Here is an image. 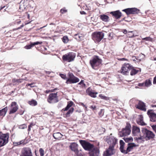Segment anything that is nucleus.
Here are the masks:
<instances>
[{
  "label": "nucleus",
  "mask_w": 156,
  "mask_h": 156,
  "mask_svg": "<svg viewBox=\"0 0 156 156\" xmlns=\"http://www.w3.org/2000/svg\"><path fill=\"white\" fill-rule=\"evenodd\" d=\"M101 60L97 56H94L92 59L90 60V63L93 69L99 66L101 62Z\"/></svg>",
  "instance_id": "obj_1"
},
{
  "label": "nucleus",
  "mask_w": 156,
  "mask_h": 156,
  "mask_svg": "<svg viewBox=\"0 0 156 156\" xmlns=\"http://www.w3.org/2000/svg\"><path fill=\"white\" fill-rule=\"evenodd\" d=\"M132 69V66L129 63L123 64L121 67L120 72L123 75H128L131 69Z\"/></svg>",
  "instance_id": "obj_2"
},
{
  "label": "nucleus",
  "mask_w": 156,
  "mask_h": 156,
  "mask_svg": "<svg viewBox=\"0 0 156 156\" xmlns=\"http://www.w3.org/2000/svg\"><path fill=\"white\" fill-rule=\"evenodd\" d=\"M9 134H0V147L6 144L8 142Z\"/></svg>",
  "instance_id": "obj_3"
},
{
  "label": "nucleus",
  "mask_w": 156,
  "mask_h": 156,
  "mask_svg": "<svg viewBox=\"0 0 156 156\" xmlns=\"http://www.w3.org/2000/svg\"><path fill=\"white\" fill-rule=\"evenodd\" d=\"M142 132L146 140L152 139L154 137L155 135L153 132L146 129H142Z\"/></svg>",
  "instance_id": "obj_4"
},
{
  "label": "nucleus",
  "mask_w": 156,
  "mask_h": 156,
  "mask_svg": "<svg viewBox=\"0 0 156 156\" xmlns=\"http://www.w3.org/2000/svg\"><path fill=\"white\" fill-rule=\"evenodd\" d=\"M104 140L110 145L114 147L117 142V139L114 136H107L104 137Z\"/></svg>",
  "instance_id": "obj_5"
},
{
  "label": "nucleus",
  "mask_w": 156,
  "mask_h": 156,
  "mask_svg": "<svg viewBox=\"0 0 156 156\" xmlns=\"http://www.w3.org/2000/svg\"><path fill=\"white\" fill-rule=\"evenodd\" d=\"M131 126L130 124L127 123L126 127L123 128L122 131L119 132L121 136H126L129 135L131 132Z\"/></svg>",
  "instance_id": "obj_6"
},
{
  "label": "nucleus",
  "mask_w": 156,
  "mask_h": 156,
  "mask_svg": "<svg viewBox=\"0 0 156 156\" xmlns=\"http://www.w3.org/2000/svg\"><path fill=\"white\" fill-rule=\"evenodd\" d=\"M104 34L102 32H94L92 34V38L95 42H99L103 38Z\"/></svg>",
  "instance_id": "obj_7"
},
{
  "label": "nucleus",
  "mask_w": 156,
  "mask_h": 156,
  "mask_svg": "<svg viewBox=\"0 0 156 156\" xmlns=\"http://www.w3.org/2000/svg\"><path fill=\"white\" fill-rule=\"evenodd\" d=\"M75 56L73 53L69 52L64 55L62 58L63 60L70 62L74 60Z\"/></svg>",
  "instance_id": "obj_8"
},
{
  "label": "nucleus",
  "mask_w": 156,
  "mask_h": 156,
  "mask_svg": "<svg viewBox=\"0 0 156 156\" xmlns=\"http://www.w3.org/2000/svg\"><path fill=\"white\" fill-rule=\"evenodd\" d=\"M68 76L69 77L66 80V83H77L79 81V79L75 76L72 73H69Z\"/></svg>",
  "instance_id": "obj_9"
},
{
  "label": "nucleus",
  "mask_w": 156,
  "mask_h": 156,
  "mask_svg": "<svg viewBox=\"0 0 156 156\" xmlns=\"http://www.w3.org/2000/svg\"><path fill=\"white\" fill-rule=\"evenodd\" d=\"M79 142L84 149L86 150L90 151L93 148V145L87 142L82 140H80Z\"/></svg>",
  "instance_id": "obj_10"
},
{
  "label": "nucleus",
  "mask_w": 156,
  "mask_h": 156,
  "mask_svg": "<svg viewBox=\"0 0 156 156\" xmlns=\"http://www.w3.org/2000/svg\"><path fill=\"white\" fill-rule=\"evenodd\" d=\"M78 145L76 143L74 142L71 144L69 146V148L71 150L74 151L77 156H81V154L79 153V151L78 149Z\"/></svg>",
  "instance_id": "obj_11"
},
{
  "label": "nucleus",
  "mask_w": 156,
  "mask_h": 156,
  "mask_svg": "<svg viewBox=\"0 0 156 156\" xmlns=\"http://www.w3.org/2000/svg\"><path fill=\"white\" fill-rule=\"evenodd\" d=\"M122 11L125 12L127 15L137 14L139 11V9L135 8H128L124 9Z\"/></svg>",
  "instance_id": "obj_12"
},
{
  "label": "nucleus",
  "mask_w": 156,
  "mask_h": 156,
  "mask_svg": "<svg viewBox=\"0 0 156 156\" xmlns=\"http://www.w3.org/2000/svg\"><path fill=\"white\" fill-rule=\"evenodd\" d=\"M9 108L10 110L9 114L15 113L18 109V106L16 102H12Z\"/></svg>",
  "instance_id": "obj_13"
},
{
  "label": "nucleus",
  "mask_w": 156,
  "mask_h": 156,
  "mask_svg": "<svg viewBox=\"0 0 156 156\" xmlns=\"http://www.w3.org/2000/svg\"><path fill=\"white\" fill-rule=\"evenodd\" d=\"M20 156H33L31 150L29 147L23 148Z\"/></svg>",
  "instance_id": "obj_14"
},
{
  "label": "nucleus",
  "mask_w": 156,
  "mask_h": 156,
  "mask_svg": "<svg viewBox=\"0 0 156 156\" xmlns=\"http://www.w3.org/2000/svg\"><path fill=\"white\" fill-rule=\"evenodd\" d=\"M114 147L109 146L108 148L104 152L103 156H111L115 153Z\"/></svg>",
  "instance_id": "obj_15"
},
{
  "label": "nucleus",
  "mask_w": 156,
  "mask_h": 156,
  "mask_svg": "<svg viewBox=\"0 0 156 156\" xmlns=\"http://www.w3.org/2000/svg\"><path fill=\"white\" fill-rule=\"evenodd\" d=\"M57 96V93L49 94V103H55L58 102Z\"/></svg>",
  "instance_id": "obj_16"
},
{
  "label": "nucleus",
  "mask_w": 156,
  "mask_h": 156,
  "mask_svg": "<svg viewBox=\"0 0 156 156\" xmlns=\"http://www.w3.org/2000/svg\"><path fill=\"white\" fill-rule=\"evenodd\" d=\"M147 114L150 117L151 121L153 122L156 121V114L154 113L152 110H148Z\"/></svg>",
  "instance_id": "obj_17"
},
{
  "label": "nucleus",
  "mask_w": 156,
  "mask_h": 156,
  "mask_svg": "<svg viewBox=\"0 0 156 156\" xmlns=\"http://www.w3.org/2000/svg\"><path fill=\"white\" fill-rule=\"evenodd\" d=\"M132 133L134 136L140 135V128L135 126H133L132 127Z\"/></svg>",
  "instance_id": "obj_18"
},
{
  "label": "nucleus",
  "mask_w": 156,
  "mask_h": 156,
  "mask_svg": "<svg viewBox=\"0 0 156 156\" xmlns=\"http://www.w3.org/2000/svg\"><path fill=\"white\" fill-rule=\"evenodd\" d=\"M136 108L143 110L144 111H146L145 108V105L144 103L143 102L139 101L138 105H136Z\"/></svg>",
  "instance_id": "obj_19"
},
{
  "label": "nucleus",
  "mask_w": 156,
  "mask_h": 156,
  "mask_svg": "<svg viewBox=\"0 0 156 156\" xmlns=\"http://www.w3.org/2000/svg\"><path fill=\"white\" fill-rule=\"evenodd\" d=\"M136 146L137 145L134 143H128L126 147V151H125V153H126L127 154L133 150L134 147Z\"/></svg>",
  "instance_id": "obj_20"
},
{
  "label": "nucleus",
  "mask_w": 156,
  "mask_h": 156,
  "mask_svg": "<svg viewBox=\"0 0 156 156\" xmlns=\"http://www.w3.org/2000/svg\"><path fill=\"white\" fill-rule=\"evenodd\" d=\"M120 150L121 152L125 154H126V153H125V151H126V149L125 147V144L123 141L121 140L120 141Z\"/></svg>",
  "instance_id": "obj_21"
},
{
  "label": "nucleus",
  "mask_w": 156,
  "mask_h": 156,
  "mask_svg": "<svg viewBox=\"0 0 156 156\" xmlns=\"http://www.w3.org/2000/svg\"><path fill=\"white\" fill-rule=\"evenodd\" d=\"M99 151L97 147L93 148V150L90 153V156H98Z\"/></svg>",
  "instance_id": "obj_22"
},
{
  "label": "nucleus",
  "mask_w": 156,
  "mask_h": 156,
  "mask_svg": "<svg viewBox=\"0 0 156 156\" xmlns=\"http://www.w3.org/2000/svg\"><path fill=\"white\" fill-rule=\"evenodd\" d=\"M42 43V42L39 41H37L34 43H31L30 44L27 45L25 46L24 48L27 49H30L34 45H38V44H41Z\"/></svg>",
  "instance_id": "obj_23"
},
{
  "label": "nucleus",
  "mask_w": 156,
  "mask_h": 156,
  "mask_svg": "<svg viewBox=\"0 0 156 156\" xmlns=\"http://www.w3.org/2000/svg\"><path fill=\"white\" fill-rule=\"evenodd\" d=\"M110 14H112L116 19L119 18L122 15L121 12L119 10L112 12H110Z\"/></svg>",
  "instance_id": "obj_24"
},
{
  "label": "nucleus",
  "mask_w": 156,
  "mask_h": 156,
  "mask_svg": "<svg viewBox=\"0 0 156 156\" xmlns=\"http://www.w3.org/2000/svg\"><path fill=\"white\" fill-rule=\"evenodd\" d=\"M137 123L138 124L141 126H144L146 125V124L144 122L143 117L141 115H139V118L137 120Z\"/></svg>",
  "instance_id": "obj_25"
},
{
  "label": "nucleus",
  "mask_w": 156,
  "mask_h": 156,
  "mask_svg": "<svg viewBox=\"0 0 156 156\" xmlns=\"http://www.w3.org/2000/svg\"><path fill=\"white\" fill-rule=\"evenodd\" d=\"M90 88H89L86 90L87 93L91 97L93 98L96 97V94H98L97 92H93L90 90Z\"/></svg>",
  "instance_id": "obj_26"
},
{
  "label": "nucleus",
  "mask_w": 156,
  "mask_h": 156,
  "mask_svg": "<svg viewBox=\"0 0 156 156\" xmlns=\"http://www.w3.org/2000/svg\"><path fill=\"white\" fill-rule=\"evenodd\" d=\"M74 37L76 40L80 41L83 40L84 36L82 34H75Z\"/></svg>",
  "instance_id": "obj_27"
},
{
  "label": "nucleus",
  "mask_w": 156,
  "mask_h": 156,
  "mask_svg": "<svg viewBox=\"0 0 156 156\" xmlns=\"http://www.w3.org/2000/svg\"><path fill=\"white\" fill-rule=\"evenodd\" d=\"M135 140L139 143H141L145 141V137L143 134V136H140V137H136L135 138Z\"/></svg>",
  "instance_id": "obj_28"
},
{
  "label": "nucleus",
  "mask_w": 156,
  "mask_h": 156,
  "mask_svg": "<svg viewBox=\"0 0 156 156\" xmlns=\"http://www.w3.org/2000/svg\"><path fill=\"white\" fill-rule=\"evenodd\" d=\"M99 17L100 19L104 22H107L108 21L109 17L107 15L105 14H103L100 15L99 16Z\"/></svg>",
  "instance_id": "obj_29"
},
{
  "label": "nucleus",
  "mask_w": 156,
  "mask_h": 156,
  "mask_svg": "<svg viewBox=\"0 0 156 156\" xmlns=\"http://www.w3.org/2000/svg\"><path fill=\"white\" fill-rule=\"evenodd\" d=\"M8 110V108L7 107H6L0 110V116H4Z\"/></svg>",
  "instance_id": "obj_30"
},
{
  "label": "nucleus",
  "mask_w": 156,
  "mask_h": 156,
  "mask_svg": "<svg viewBox=\"0 0 156 156\" xmlns=\"http://www.w3.org/2000/svg\"><path fill=\"white\" fill-rule=\"evenodd\" d=\"M53 136L56 139H59L62 136V135L60 133L58 132L53 134Z\"/></svg>",
  "instance_id": "obj_31"
},
{
  "label": "nucleus",
  "mask_w": 156,
  "mask_h": 156,
  "mask_svg": "<svg viewBox=\"0 0 156 156\" xmlns=\"http://www.w3.org/2000/svg\"><path fill=\"white\" fill-rule=\"evenodd\" d=\"M73 104V103L72 101H69L68 102L67 106L64 109H63V110L64 111L68 110L69 109V108L72 106Z\"/></svg>",
  "instance_id": "obj_32"
},
{
  "label": "nucleus",
  "mask_w": 156,
  "mask_h": 156,
  "mask_svg": "<svg viewBox=\"0 0 156 156\" xmlns=\"http://www.w3.org/2000/svg\"><path fill=\"white\" fill-rule=\"evenodd\" d=\"M130 71H131V72H130V73L131 75V76H133V75H135L138 72V70H137L136 69H135L134 68V67H133L132 66V69H131Z\"/></svg>",
  "instance_id": "obj_33"
},
{
  "label": "nucleus",
  "mask_w": 156,
  "mask_h": 156,
  "mask_svg": "<svg viewBox=\"0 0 156 156\" xmlns=\"http://www.w3.org/2000/svg\"><path fill=\"white\" fill-rule=\"evenodd\" d=\"M28 103L30 105L35 106L37 105V102L35 100L33 99L28 102Z\"/></svg>",
  "instance_id": "obj_34"
},
{
  "label": "nucleus",
  "mask_w": 156,
  "mask_h": 156,
  "mask_svg": "<svg viewBox=\"0 0 156 156\" xmlns=\"http://www.w3.org/2000/svg\"><path fill=\"white\" fill-rule=\"evenodd\" d=\"M27 78H26L25 79H13L12 80V81L13 83H15L16 82H17L18 83H21L23 82V80H26Z\"/></svg>",
  "instance_id": "obj_35"
},
{
  "label": "nucleus",
  "mask_w": 156,
  "mask_h": 156,
  "mask_svg": "<svg viewBox=\"0 0 156 156\" xmlns=\"http://www.w3.org/2000/svg\"><path fill=\"white\" fill-rule=\"evenodd\" d=\"M144 84L145 86L148 87L151 85V82L150 80H146Z\"/></svg>",
  "instance_id": "obj_36"
},
{
  "label": "nucleus",
  "mask_w": 156,
  "mask_h": 156,
  "mask_svg": "<svg viewBox=\"0 0 156 156\" xmlns=\"http://www.w3.org/2000/svg\"><path fill=\"white\" fill-rule=\"evenodd\" d=\"M62 41L65 43H67L69 41L68 38L66 36H64L62 38Z\"/></svg>",
  "instance_id": "obj_37"
},
{
  "label": "nucleus",
  "mask_w": 156,
  "mask_h": 156,
  "mask_svg": "<svg viewBox=\"0 0 156 156\" xmlns=\"http://www.w3.org/2000/svg\"><path fill=\"white\" fill-rule=\"evenodd\" d=\"M140 37L142 38V39L144 40L150 41H152L153 40V39L151 38L150 37H148L145 38H142L141 36Z\"/></svg>",
  "instance_id": "obj_38"
},
{
  "label": "nucleus",
  "mask_w": 156,
  "mask_h": 156,
  "mask_svg": "<svg viewBox=\"0 0 156 156\" xmlns=\"http://www.w3.org/2000/svg\"><path fill=\"white\" fill-rule=\"evenodd\" d=\"M74 110V108H71L69 110V111L66 113V116H67L68 115L71 113H72Z\"/></svg>",
  "instance_id": "obj_39"
},
{
  "label": "nucleus",
  "mask_w": 156,
  "mask_h": 156,
  "mask_svg": "<svg viewBox=\"0 0 156 156\" xmlns=\"http://www.w3.org/2000/svg\"><path fill=\"white\" fill-rule=\"evenodd\" d=\"M124 140L126 142H128L129 141L133 140V139L132 137L129 138H124Z\"/></svg>",
  "instance_id": "obj_40"
},
{
  "label": "nucleus",
  "mask_w": 156,
  "mask_h": 156,
  "mask_svg": "<svg viewBox=\"0 0 156 156\" xmlns=\"http://www.w3.org/2000/svg\"><path fill=\"white\" fill-rule=\"evenodd\" d=\"M27 127V126L25 124L20 125L19 126V128L21 129H24Z\"/></svg>",
  "instance_id": "obj_41"
},
{
  "label": "nucleus",
  "mask_w": 156,
  "mask_h": 156,
  "mask_svg": "<svg viewBox=\"0 0 156 156\" xmlns=\"http://www.w3.org/2000/svg\"><path fill=\"white\" fill-rule=\"evenodd\" d=\"M39 152L41 156H43L44 155V151L43 149L40 148L39 150Z\"/></svg>",
  "instance_id": "obj_42"
},
{
  "label": "nucleus",
  "mask_w": 156,
  "mask_h": 156,
  "mask_svg": "<svg viewBox=\"0 0 156 156\" xmlns=\"http://www.w3.org/2000/svg\"><path fill=\"white\" fill-rule=\"evenodd\" d=\"M99 97L102 99L104 100H107V97L103 95L102 94H100Z\"/></svg>",
  "instance_id": "obj_43"
},
{
  "label": "nucleus",
  "mask_w": 156,
  "mask_h": 156,
  "mask_svg": "<svg viewBox=\"0 0 156 156\" xmlns=\"http://www.w3.org/2000/svg\"><path fill=\"white\" fill-rule=\"evenodd\" d=\"M60 76L62 79L67 80V78L66 76V75L61 74H60Z\"/></svg>",
  "instance_id": "obj_44"
},
{
  "label": "nucleus",
  "mask_w": 156,
  "mask_h": 156,
  "mask_svg": "<svg viewBox=\"0 0 156 156\" xmlns=\"http://www.w3.org/2000/svg\"><path fill=\"white\" fill-rule=\"evenodd\" d=\"M67 10L65 8L62 9L60 10L61 12L62 13H65L67 12Z\"/></svg>",
  "instance_id": "obj_45"
},
{
  "label": "nucleus",
  "mask_w": 156,
  "mask_h": 156,
  "mask_svg": "<svg viewBox=\"0 0 156 156\" xmlns=\"http://www.w3.org/2000/svg\"><path fill=\"white\" fill-rule=\"evenodd\" d=\"M151 127H152L153 130L156 133V125L152 126Z\"/></svg>",
  "instance_id": "obj_46"
},
{
  "label": "nucleus",
  "mask_w": 156,
  "mask_h": 156,
  "mask_svg": "<svg viewBox=\"0 0 156 156\" xmlns=\"http://www.w3.org/2000/svg\"><path fill=\"white\" fill-rule=\"evenodd\" d=\"M104 110L102 109L99 112V115H100L102 116L103 115V113H102Z\"/></svg>",
  "instance_id": "obj_47"
},
{
  "label": "nucleus",
  "mask_w": 156,
  "mask_h": 156,
  "mask_svg": "<svg viewBox=\"0 0 156 156\" xmlns=\"http://www.w3.org/2000/svg\"><path fill=\"white\" fill-rule=\"evenodd\" d=\"M90 108L93 110H94L96 109V106L95 105H92L91 106Z\"/></svg>",
  "instance_id": "obj_48"
},
{
  "label": "nucleus",
  "mask_w": 156,
  "mask_h": 156,
  "mask_svg": "<svg viewBox=\"0 0 156 156\" xmlns=\"http://www.w3.org/2000/svg\"><path fill=\"white\" fill-rule=\"evenodd\" d=\"M33 83H28L26 85V86H30L31 87H33L34 86H31V85H33Z\"/></svg>",
  "instance_id": "obj_49"
},
{
  "label": "nucleus",
  "mask_w": 156,
  "mask_h": 156,
  "mask_svg": "<svg viewBox=\"0 0 156 156\" xmlns=\"http://www.w3.org/2000/svg\"><path fill=\"white\" fill-rule=\"evenodd\" d=\"M153 83L154 84H156V76L154 78Z\"/></svg>",
  "instance_id": "obj_50"
},
{
  "label": "nucleus",
  "mask_w": 156,
  "mask_h": 156,
  "mask_svg": "<svg viewBox=\"0 0 156 156\" xmlns=\"http://www.w3.org/2000/svg\"><path fill=\"white\" fill-rule=\"evenodd\" d=\"M144 85V83H139L138 84L139 86L140 87H141L143 86Z\"/></svg>",
  "instance_id": "obj_51"
},
{
  "label": "nucleus",
  "mask_w": 156,
  "mask_h": 156,
  "mask_svg": "<svg viewBox=\"0 0 156 156\" xmlns=\"http://www.w3.org/2000/svg\"><path fill=\"white\" fill-rule=\"evenodd\" d=\"M119 60L121 61H123V60L127 61V60L126 59L124 58H120V59H119Z\"/></svg>",
  "instance_id": "obj_52"
},
{
  "label": "nucleus",
  "mask_w": 156,
  "mask_h": 156,
  "mask_svg": "<svg viewBox=\"0 0 156 156\" xmlns=\"http://www.w3.org/2000/svg\"><path fill=\"white\" fill-rule=\"evenodd\" d=\"M24 26V25L23 24H22V25H21V26H20V27H19L18 28H17L16 29V30H18V29H21V28L22 27H23Z\"/></svg>",
  "instance_id": "obj_53"
},
{
  "label": "nucleus",
  "mask_w": 156,
  "mask_h": 156,
  "mask_svg": "<svg viewBox=\"0 0 156 156\" xmlns=\"http://www.w3.org/2000/svg\"><path fill=\"white\" fill-rule=\"evenodd\" d=\"M24 142V141L23 140H22L20 141V142H19L20 143H19V144H23Z\"/></svg>",
  "instance_id": "obj_54"
},
{
  "label": "nucleus",
  "mask_w": 156,
  "mask_h": 156,
  "mask_svg": "<svg viewBox=\"0 0 156 156\" xmlns=\"http://www.w3.org/2000/svg\"><path fill=\"white\" fill-rule=\"evenodd\" d=\"M80 105L83 106L85 107L86 108V109L87 108V107H86V106L82 103H80Z\"/></svg>",
  "instance_id": "obj_55"
},
{
  "label": "nucleus",
  "mask_w": 156,
  "mask_h": 156,
  "mask_svg": "<svg viewBox=\"0 0 156 156\" xmlns=\"http://www.w3.org/2000/svg\"><path fill=\"white\" fill-rule=\"evenodd\" d=\"M123 32L124 34H126L127 33V31L125 29L124 30Z\"/></svg>",
  "instance_id": "obj_56"
},
{
  "label": "nucleus",
  "mask_w": 156,
  "mask_h": 156,
  "mask_svg": "<svg viewBox=\"0 0 156 156\" xmlns=\"http://www.w3.org/2000/svg\"><path fill=\"white\" fill-rule=\"evenodd\" d=\"M83 81L81 80V81L78 83L79 84H81L83 83Z\"/></svg>",
  "instance_id": "obj_57"
},
{
  "label": "nucleus",
  "mask_w": 156,
  "mask_h": 156,
  "mask_svg": "<svg viewBox=\"0 0 156 156\" xmlns=\"http://www.w3.org/2000/svg\"><path fill=\"white\" fill-rule=\"evenodd\" d=\"M80 13L81 14H85V12L84 11L80 12Z\"/></svg>",
  "instance_id": "obj_58"
},
{
  "label": "nucleus",
  "mask_w": 156,
  "mask_h": 156,
  "mask_svg": "<svg viewBox=\"0 0 156 156\" xmlns=\"http://www.w3.org/2000/svg\"><path fill=\"white\" fill-rule=\"evenodd\" d=\"M112 33H110V34H109V36L110 37H111V39H112Z\"/></svg>",
  "instance_id": "obj_59"
},
{
  "label": "nucleus",
  "mask_w": 156,
  "mask_h": 156,
  "mask_svg": "<svg viewBox=\"0 0 156 156\" xmlns=\"http://www.w3.org/2000/svg\"><path fill=\"white\" fill-rule=\"evenodd\" d=\"M134 36H134V34H133L132 35H131V36H129V37H134Z\"/></svg>",
  "instance_id": "obj_60"
},
{
  "label": "nucleus",
  "mask_w": 156,
  "mask_h": 156,
  "mask_svg": "<svg viewBox=\"0 0 156 156\" xmlns=\"http://www.w3.org/2000/svg\"><path fill=\"white\" fill-rule=\"evenodd\" d=\"M31 128L30 127H28V131H30Z\"/></svg>",
  "instance_id": "obj_61"
},
{
  "label": "nucleus",
  "mask_w": 156,
  "mask_h": 156,
  "mask_svg": "<svg viewBox=\"0 0 156 156\" xmlns=\"http://www.w3.org/2000/svg\"><path fill=\"white\" fill-rule=\"evenodd\" d=\"M54 89H52V90H49V92L50 91H51V92H53L54 91Z\"/></svg>",
  "instance_id": "obj_62"
},
{
  "label": "nucleus",
  "mask_w": 156,
  "mask_h": 156,
  "mask_svg": "<svg viewBox=\"0 0 156 156\" xmlns=\"http://www.w3.org/2000/svg\"><path fill=\"white\" fill-rule=\"evenodd\" d=\"M152 60H154V61L156 60V57H154V59H151Z\"/></svg>",
  "instance_id": "obj_63"
},
{
  "label": "nucleus",
  "mask_w": 156,
  "mask_h": 156,
  "mask_svg": "<svg viewBox=\"0 0 156 156\" xmlns=\"http://www.w3.org/2000/svg\"><path fill=\"white\" fill-rule=\"evenodd\" d=\"M20 22H21V21H18V22H17V24H20Z\"/></svg>",
  "instance_id": "obj_64"
}]
</instances>
